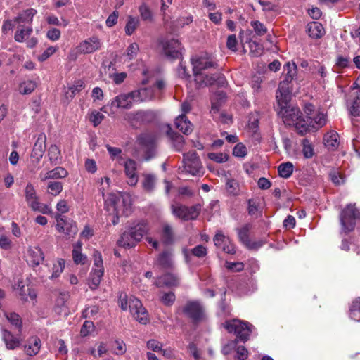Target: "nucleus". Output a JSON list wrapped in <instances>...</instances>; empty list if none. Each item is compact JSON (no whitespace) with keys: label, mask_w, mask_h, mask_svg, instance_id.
Segmentation results:
<instances>
[{"label":"nucleus","mask_w":360,"mask_h":360,"mask_svg":"<svg viewBox=\"0 0 360 360\" xmlns=\"http://www.w3.org/2000/svg\"><path fill=\"white\" fill-rule=\"evenodd\" d=\"M105 210L112 217V223L116 225L119 223V218L122 216H128L131 212V204L128 199L124 198L120 194L110 193L103 198Z\"/></svg>","instance_id":"obj_1"},{"label":"nucleus","mask_w":360,"mask_h":360,"mask_svg":"<svg viewBox=\"0 0 360 360\" xmlns=\"http://www.w3.org/2000/svg\"><path fill=\"white\" fill-rule=\"evenodd\" d=\"M192 64L193 65V70L195 75V80L198 84H199V86H202L203 85H212L214 84L216 80L215 77L208 75H205L204 77L201 73L202 70L215 67L217 65L210 56L207 54H205L201 56L193 58H192Z\"/></svg>","instance_id":"obj_2"},{"label":"nucleus","mask_w":360,"mask_h":360,"mask_svg":"<svg viewBox=\"0 0 360 360\" xmlns=\"http://www.w3.org/2000/svg\"><path fill=\"white\" fill-rule=\"evenodd\" d=\"M148 231L144 222H139L127 228L118 239L117 244L123 248H131L141 241Z\"/></svg>","instance_id":"obj_3"},{"label":"nucleus","mask_w":360,"mask_h":360,"mask_svg":"<svg viewBox=\"0 0 360 360\" xmlns=\"http://www.w3.org/2000/svg\"><path fill=\"white\" fill-rule=\"evenodd\" d=\"M279 108L278 114L282 117L285 124L295 125L302 135L307 132L305 124L303 123L305 122V120L301 118V112L297 107L290 106L288 103L285 106H279Z\"/></svg>","instance_id":"obj_4"},{"label":"nucleus","mask_w":360,"mask_h":360,"mask_svg":"<svg viewBox=\"0 0 360 360\" xmlns=\"http://www.w3.org/2000/svg\"><path fill=\"white\" fill-rule=\"evenodd\" d=\"M119 303L120 307L123 311H127L129 307L133 317L140 323H147L148 321V312L139 300L131 297L128 301L126 295H120Z\"/></svg>","instance_id":"obj_5"},{"label":"nucleus","mask_w":360,"mask_h":360,"mask_svg":"<svg viewBox=\"0 0 360 360\" xmlns=\"http://www.w3.org/2000/svg\"><path fill=\"white\" fill-rule=\"evenodd\" d=\"M339 218L342 231L348 233L354 229L356 221L360 219V210L355 203H349L341 210Z\"/></svg>","instance_id":"obj_6"},{"label":"nucleus","mask_w":360,"mask_h":360,"mask_svg":"<svg viewBox=\"0 0 360 360\" xmlns=\"http://www.w3.org/2000/svg\"><path fill=\"white\" fill-rule=\"evenodd\" d=\"M223 326L229 333H233L236 335L237 342L240 340L243 342L249 340L250 333L254 329L252 324L238 319L226 321Z\"/></svg>","instance_id":"obj_7"},{"label":"nucleus","mask_w":360,"mask_h":360,"mask_svg":"<svg viewBox=\"0 0 360 360\" xmlns=\"http://www.w3.org/2000/svg\"><path fill=\"white\" fill-rule=\"evenodd\" d=\"M134 103L136 102L131 91L117 95L111 101L109 105H105L101 110L109 115H113L115 113L113 108L130 109Z\"/></svg>","instance_id":"obj_8"},{"label":"nucleus","mask_w":360,"mask_h":360,"mask_svg":"<svg viewBox=\"0 0 360 360\" xmlns=\"http://www.w3.org/2000/svg\"><path fill=\"white\" fill-rule=\"evenodd\" d=\"M200 205L191 207H187L181 204H172L171 205L173 215L184 221L195 219L200 214Z\"/></svg>","instance_id":"obj_9"},{"label":"nucleus","mask_w":360,"mask_h":360,"mask_svg":"<svg viewBox=\"0 0 360 360\" xmlns=\"http://www.w3.org/2000/svg\"><path fill=\"white\" fill-rule=\"evenodd\" d=\"M182 312L194 322L205 319V309L199 301H188L182 308Z\"/></svg>","instance_id":"obj_10"},{"label":"nucleus","mask_w":360,"mask_h":360,"mask_svg":"<svg viewBox=\"0 0 360 360\" xmlns=\"http://www.w3.org/2000/svg\"><path fill=\"white\" fill-rule=\"evenodd\" d=\"M183 162L186 172L193 176L198 175L201 172V162L195 152L184 154Z\"/></svg>","instance_id":"obj_11"},{"label":"nucleus","mask_w":360,"mask_h":360,"mask_svg":"<svg viewBox=\"0 0 360 360\" xmlns=\"http://www.w3.org/2000/svg\"><path fill=\"white\" fill-rule=\"evenodd\" d=\"M139 143L143 147L146 151V160H149L155 155L156 143L158 136L152 134H143L139 137Z\"/></svg>","instance_id":"obj_12"},{"label":"nucleus","mask_w":360,"mask_h":360,"mask_svg":"<svg viewBox=\"0 0 360 360\" xmlns=\"http://www.w3.org/2000/svg\"><path fill=\"white\" fill-rule=\"evenodd\" d=\"M32 32L33 29L31 26L24 27L20 25L15 33L14 39L19 43L26 41L28 48H34L37 44L38 40L34 37L29 38Z\"/></svg>","instance_id":"obj_13"},{"label":"nucleus","mask_w":360,"mask_h":360,"mask_svg":"<svg viewBox=\"0 0 360 360\" xmlns=\"http://www.w3.org/2000/svg\"><path fill=\"white\" fill-rule=\"evenodd\" d=\"M46 136L45 134H39L36 142L34 144L32 151L30 155L31 162L34 165H37L41 161L44 155V151L46 148Z\"/></svg>","instance_id":"obj_14"},{"label":"nucleus","mask_w":360,"mask_h":360,"mask_svg":"<svg viewBox=\"0 0 360 360\" xmlns=\"http://www.w3.org/2000/svg\"><path fill=\"white\" fill-rule=\"evenodd\" d=\"M102 44L101 39L94 36L81 41L76 49L79 53L88 54L101 49Z\"/></svg>","instance_id":"obj_15"},{"label":"nucleus","mask_w":360,"mask_h":360,"mask_svg":"<svg viewBox=\"0 0 360 360\" xmlns=\"http://www.w3.org/2000/svg\"><path fill=\"white\" fill-rule=\"evenodd\" d=\"M213 241L214 245L221 248L224 252L228 254H235L236 248L231 243L230 238L226 236L221 231H218L214 236Z\"/></svg>","instance_id":"obj_16"},{"label":"nucleus","mask_w":360,"mask_h":360,"mask_svg":"<svg viewBox=\"0 0 360 360\" xmlns=\"http://www.w3.org/2000/svg\"><path fill=\"white\" fill-rule=\"evenodd\" d=\"M125 120L134 124V122L148 123L155 118V114L150 110H138L127 113Z\"/></svg>","instance_id":"obj_17"},{"label":"nucleus","mask_w":360,"mask_h":360,"mask_svg":"<svg viewBox=\"0 0 360 360\" xmlns=\"http://www.w3.org/2000/svg\"><path fill=\"white\" fill-rule=\"evenodd\" d=\"M326 113L321 109H317L315 114L309 117V119L305 120L304 123L307 131H309V127L316 130L323 127L326 124Z\"/></svg>","instance_id":"obj_18"},{"label":"nucleus","mask_w":360,"mask_h":360,"mask_svg":"<svg viewBox=\"0 0 360 360\" xmlns=\"http://www.w3.org/2000/svg\"><path fill=\"white\" fill-rule=\"evenodd\" d=\"M56 229L58 232L63 233L68 237H73L77 233L76 224L72 221H66L60 214L56 216Z\"/></svg>","instance_id":"obj_19"},{"label":"nucleus","mask_w":360,"mask_h":360,"mask_svg":"<svg viewBox=\"0 0 360 360\" xmlns=\"http://www.w3.org/2000/svg\"><path fill=\"white\" fill-rule=\"evenodd\" d=\"M162 47L165 54L171 58H179L181 56L182 47L180 42L172 39L162 42Z\"/></svg>","instance_id":"obj_20"},{"label":"nucleus","mask_w":360,"mask_h":360,"mask_svg":"<svg viewBox=\"0 0 360 360\" xmlns=\"http://www.w3.org/2000/svg\"><path fill=\"white\" fill-rule=\"evenodd\" d=\"M18 297L23 302L34 301L37 298V292L29 285H25L23 281H18L15 288Z\"/></svg>","instance_id":"obj_21"},{"label":"nucleus","mask_w":360,"mask_h":360,"mask_svg":"<svg viewBox=\"0 0 360 360\" xmlns=\"http://www.w3.org/2000/svg\"><path fill=\"white\" fill-rule=\"evenodd\" d=\"M276 100L278 106H285L291 99V89L290 84L281 81L276 92Z\"/></svg>","instance_id":"obj_22"},{"label":"nucleus","mask_w":360,"mask_h":360,"mask_svg":"<svg viewBox=\"0 0 360 360\" xmlns=\"http://www.w3.org/2000/svg\"><path fill=\"white\" fill-rule=\"evenodd\" d=\"M1 338L6 347L10 350H14L21 345L22 339L18 335H14L11 331L2 329Z\"/></svg>","instance_id":"obj_23"},{"label":"nucleus","mask_w":360,"mask_h":360,"mask_svg":"<svg viewBox=\"0 0 360 360\" xmlns=\"http://www.w3.org/2000/svg\"><path fill=\"white\" fill-rule=\"evenodd\" d=\"M41 346V340L37 336H32L27 340L23 350L26 355L34 356L39 352Z\"/></svg>","instance_id":"obj_24"},{"label":"nucleus","mask_w":360,"mask_h":360,"mask_svg":"<svg viewBox=\"0 0 360 360\" xmlns=\"http://www.w3.org/2000/svg\"><path fill=\"white\" fill-rule=\"evenodd\" d=\"M132 92V97L136 103L146 102L152 100L155 96L154 89L152 87H143Z\"/></svg>","instance_id":"obj_25"},{"label":"nucleus","mask_w":360,"mask_h":360,"mask_svg":"<svg viewBox=\"0 0 360 360\" xmlns=\"http://www.w3.org/2000/svg\"><path fill=\"white\" fill-rule=\"evenodd\" d=\"M154 284L158 288L163 286L176 287L179 284V277L176 274L168 273L158 277L155 281Z\"/></svg>","instance_id":"obj_26"},{"label":"nucleus","mask_w":360,"mask_h":360,"mask_svg":"<svg viewBox=\"0 0 360 360\" xmlns=\"http://www.w3.org/2000/svg\"><path fill=\"white\" fill-rule=\"evenodd\" d=\"M124 172L128 177L127 183L130 186H135L138 182V176L136 174V162L128 159L124 162Z\"/></svg>","instance_id":"obj_27"},{"label":"nucleus","mask_w":360,"mask_h":360,"mask_svg":"<svg viewBox=\"0 0 360 360\" xmlns=\"http://www.w3.org/2000/svg\"><path fill=\"white\" fill-rule=\"evenodd\" d=\"M44 259L42 250L38 247H30L27 250V262L33 266H39Z\"/></svg>","instance_id":"obj_28"},{"label":"nucleus","mask_w":360,"mask_h":360,"mask_svg":"<svg viewBox=\"0 0 360 360\" xmlns=\"http://www.w3.org/2000/svg\"><path fill=\"white\" fill-rule=\"evenodd\" d=\"M68 173L65 169L60 167H57L52 170L46 172H41L39 174V179L41 181H45L48 179H58L65 178L68 176Z\"/></svg>","instance_id":"obj_29"},{"label":"nucleus","mask_w":360,"mask_h":360,"mask_svg":"<svg viewBox=\"0 0 360 360\" xmlns=\"http://www.w3.org/2000/svg\"><path fill=\"white\" fill-rule=\"evenodd\" d=\"M173 253L171 250H167L160 253L155 260V264L162 269H172L173 267Z\"/></svg>","instance_id":"obj_30"},{"label":"nucleus","mask_w":360,"mask_h":360,"mask_svg":"<svg viewBox=\"0 0 360 360\" xmlns=\"http://www.w3.org/2000/svg\"><path fill=\"white\" fill-rule=\"evenodd\" d=\"M25 199L32 210H40V205L36 195L35 189L31 184H27L26 186Z\"/></svg>","instance_id":"obj_31"},{"label":"nucleus","mask_w":360,"mask_h":360,"mask_svg":"<svg viewBox=\"0 0 360 360\" xmlns=\"http://www.w3.org/2000/svg\"><path fill=\"white\" fill-rule=\"evenodd\" d=\"M69 295L68 293H60L56 300L54 307L55 311L58 314H68V300Z\"/></svg>","instance_id":"obj_32"},{"label":"nucleus","mask_w":360,"mask_h":360,"mask_svg":"<svg viewBox=\"0 0 360 360\" xmlns=\"http://www.w3.org/2000/svg\"><path fill=\"white\" fill-rule=\"evenodd\" d=\"M174 123L176 128L185 134H189L193 131V124L184 115L177 117Z\"/></svg>","instance_id":"obj_33"},{"label":"nucleus","mask_w":360,"mask_h":360,"mask_svg":"<svg viewBox=\"0 0 360 360\" xmlns=\"http://www.w3.org/2000/svg\"><path fill=\"white\" fill-rule=\"evenodd\" d=\"M323 141L328 150H335L340 144L339 134L335 131H330L325 135Z\"/></svg>","instance_id":"obj_34"},{"label":"nucleus","mask_w":360,"mask_h":360,"mask_svg":"<svg viewBox=\"0 0 360 360\" xmlns=\"http://www.w3.org/2000/svg\"><path fill=\"white\" fill-rule=\"evenodd\" d=\"M82 243L78 241L74 245L72 252V259L76 264H85L87 262V257L82 252Z\"/></svg>","instance_id":"obj_35"},{"label":"nucleus","mask_w":360,"mask_h":360,"mask_svg":"<svg viewBox=\"0 0 360 360\" xmlns=\"http://www.w3.org/2000/svg\"><path fill=\"white\" fill-rule=\"evenodd\" d=\"M141 184L146 192L151 193L155 187L156 176L153 174H143Z\"/></svg>","instance_id":"obj_36"},{"label":"nucleus","mask_w":360,"mask_h":360,"mask_svg":"<svg viewBox=\"0 0 360 360\" xmlns=\"http://www.w3.org/2000/svg\"><path fill=\"white\" fill-rule=\"evenodd\" d=\"M307 32L311 38H321L325 33L323 25L318 22H311L307 25Z\"/></svg>","instance_id":"obj_37"},{"label":"nucleus","mask_w":360,"mask_h":360,"mask_svg":"<svg viewBox=\"0 0 360 360\" xmlns=\"http://www.w3.org/2000/svg\"><path fill=\"white\" fill-rule=\"evenodd\" d=\"M37 11L34 8L24 10L14 19V21L19 24L31 23Z\"/></svg>","instance_id":"obj_38"},{"label":"nucleus","mask_w":360,"mask_h":360,"mask_svg":"<svg viewBox=\"0 0 360 360\" xmlns=\"http://www.w3.org/2000/svg\"><path fill=\"white\" fill-rule=\"evenodd\" d=\"M139 13L141 19L147 22H153L154 21V15L148 4L142 3L139 7Z\"/></svg>","instance_id":"obj_39"},{"label":"nucleus","mask_w":360,"mask_h":360,"mask_svg":"<svg viewBox=\"0 0 360 360\" xmlns=\"http://www.w3.org/2000/svg\"><path fill=\"white\" fill-rule=\"evenodd\" d=\"M104 271L92 269L89 275V285L91 289H96L100 285Z\"/></svg>","instance_id":"obj_40"},{"label":"nucleus","mask_w":360,"mask_h":360,"mask_svg":"<svg viewBox=\"0 0 360 360\" xmlns=\"http://www.w3.org/2000/svg\"><path fill=\"white\" fill-rule=\"evenodd\" d=\"M352 67L350 58L347 56L338 54L335 59L333 70L338 72L340 70Z\"/></svg>","instance_id":"obj_41"},{"label":"nucleus","mask_w":360,"mask_h":360,"mask_svg":"<svg viewBox=\"0 0 360 360\" xmlns=\"http://www.w3.org/2000/svg\"><path fill=\"white\" fill-rule=\"evenodd\" d=\"M296 69L297 65L294 63L288 62L283 67L285 78L282 81L290 84L296 75Z\"/></svg>","instance_id":"obj_42"},{"label":"nucleus","mask_w":360,"mask_h":360,"mask_svg":"<svg viewBox=\"0 0 360 360\" xmlns=\"http://www.w3.org/2000/svg\"><path fill=\"white\" fill-rule=\"evenodd\" d=\"M5 316L9 323L15 327L19 332H21L22 328V320L19 314L15 312H6Z\"/></svg>","instance_id":"obj_43"},{"label":"nucleus","mask_w":360,"mask_h":360,"mask_svg":"<svg viewBox=\"0 0 360 360\" xmlns=\"http://www.w3.org/2000/svg\"><path fill=\"white\" fill-rule=\"evenodd\" d=\"M139 25L140 20L138 18L131 15L129 16L124 28L126 34L131 36Z\"/></svg>","instance_id":"obj_44"},{"label":"nucleus","mask_w":360,"mask_h":360,"mask_svg":"<svg viewBox=\"0 0 360 360\" xmlns=\"http://www.w3.org/2000/svg\"><path fill=\"white\" fill-rule=\"evenodd\" d=\"M48 156L52 165H58L61 159L60 150L56 145H51L48 150Z\"/></svg>","instance_id":"obj_45"},{"label":"nucleus","mask_w":360,"mask_h":360,"mask_svg":"<svg viewBox=\"0 0 360 360\" xmlns=\"http://www.w3.org/2000/svg\"><path fill=\"white\" fill-rule=\"evenodd\" d=\"M162 242L165 245H171L174 243V233L172 227L168 224L162 225Z\"/></svg>","instance_id":"obj_46"},{"label":"nucleus","mask_w":360,"mask_h":360,"mask_svg":"<svg viewBox=\"0 0 360 360\" xmlns=\"http://www.w3.org/2000/svg\"><path fill=\"white\" fill-rule=\"evenodd\" d=\"M349 316L355 321H360V297L356 298L350 307Z\"/></svg>","instance_id":"obj_47"},{"label":"nucleus","mask_w":360,"mask_h":360,"mask_svg":"<svg viewBox=\"0 0 360 360\" xmlns=\"http://www.w3.org/2000/svg\"><path fill=\"white\" fill-rule=\"evenodd\" d=\"M293 168L292 163L290 162L281 164L278 168L279 176L285 179L289 178L293 172Z\"/></svg>","instance_id":"obj_48"},{"label":"nucleus","mask_w":360,"mask_h":360,"mask_svg":"<svg viewBox=\"0 0 360 360\" xmlns=\"http://www.w3.org/2000/svg\"><path fill=\"white\" fill-rule=\"evenodd\" d=\"M168 136L170 137L173 147L176 150L180 151L184 146V137L174 132H172L170 131H168Z\"/></svg>","instance_id":"obj_49"},{"label":"nucleus","mask_w":360,"mask_h":360,"mask_svg":"<svg viewBox=\"0 0 360 360\" xmlns=\"http://www.w3.org/2000/svg\"><path fill=\"white\" fill-rule=\"evenodd\" d=\"M226 190L231 195H238L240 193L238 182L233 179H226Z\"/></svg>","instance_id":"obj_50"},{"label":"nucleus","mask_w":360,"mask_h":360,"mask_svg":"<svg viewBox=\"0 0 360 360\" xmlns=\"http://www.w3.org/2000/svg\"><path fill=\"white\" fill-rule=\"evenodd\" d=\"M84 87V82L81 80L77 81L74 84L68 87L65 92L68 98H73L74 96L79 93Z\"/></svg>","instance_id":"obj_51"},{"label":"nucleus","mask_w":360,"mask_h":360,"mask_svg":"<svg viewBox=\"0 0 360 360\" xmlns=\"http://www.w3.org/2000/svg\"><path fill=\"white\" fill-rule=\"evenodd\" d=\"M65 265V262L63 259H58L56 263L53 264L52 268V274L51 278H58L63 271Z\"/></svg>","instance_id":"obj_52"},{"label":"nucleus","mask_w":360,"mask_h":360,"mask_svg":"<svg viewBox=\"0 0 360 360\" xmlns=\"http://www.w3.org/2000/svg\"><path fill=\"white\" fill-rule=\"evenodd\" d=\"M36 86L34 82L31 80L25 81L20 83L19 91L22 94H30L35 89Z\"/></svg>","instance_id":"obj_53"},{"label":"nucleus","mask_w":360,"mask_h":360,"mask_svg":"<svg viewBox=\"0 0 360 360\" xmlns=\"http://www.w3.org/2000/svg\"><path fill=\"white\" fill-rule=\"evenodd\" d=\"M48 193L52 195H58L63 190V184L59 181H50L48 184Z\"/></svg>","instance_id":"obj_54"},{"label":"nucleus","mask_w":360,"mask_h":360,"mask_svg":"<svg viewBox=\"0 0 360 360\" xmlns=\"http://www.w3.org/2000/svg\"><path fill=\"white\" fill-rule=\"evenodd\" d=\"M250 229V226L249 224H245L242 228L238 229V235L239 240L245 245L248 241L249 238V231Z\"/></svg>","instance_id":"obj_55"},{"label":"nucleus","mask_w":360,"mask_h":360,"mask_svg":"<svg viewBox=\"0 0 360 360\" xmlns=\"http://www.w3.org/2000/svg\"><path fill=\"white\" fill-rule=\"evenodd\" d=\"M112 352L116 355H122L126 351V345L122 340H115L111 346Z\"/></svg>","instance_id":"obj_56"},{"label":"nucleus","mask_w":360,"mask_h":360,"mask_svg":"<svg viewBox=\"0 0 360 360\" xmlns=\"http://www.w3.org/2000/svg\"><path fill=\"white\" fill-rule=\"evenodd\" d=\"M302 153L306 158H311L314 155V148L309 141L307 139L302 140Z\"/></svg>","instance_id":"obj_57"},{"label":"nucleus","mask_w":360,"mask_h":360,"mask_svg":"<svg viewBox=\"0 0 360 360\" xmlns=\"http://www.w3.org/2000/svg\"><path fill=\"white\" fill-rule=\"evenodd\" d=\"M176 300L175 294L173 292H164L160 297V301L165 306H172Z\"/></svg>","instance_id":"obj_58"},{"label":"nucleus","mask_w":360,"mask_h":360,"mask_svg":"<svg viewBox=\"0 0 360 360\" xmlns=\"http://www.w3.org/2000/svg\"><path fill=\"white\" fill-rule=\"evenodd\" d=\"M251 26L253 27L255 32L259 36H263L267 32L265 25L258 20L252 21Z\"/></svg>","instance_id":"obj_59"},{"label":"nucleus","mask_w":360,"mask_h":360,"mask_svg":"<svg viewBox=\"0 0 360 360\" xmlns=\"http://www.w3.org/2000/svg\"><path fill=\"white\" fill-rule=\"evenodd\" d=\"M139 51V46L136 43L131 44L127 49L126 54L127 59L131 60L134 59Z\"/></svg>","instance_id":"obj_60"},{"label":"nucleus","mask_w":360,"mask_h":360,"mask_svg":"<svg viewBox=\"0 0 360 360\" xmlns=\"http://www.w3.org/2000/svg\"><path fill=\"white\" fill-rule=\"evenodd\" d=\"M350 112L354 116H360V91H358L356 98L352 102Z\"/></svg>","instance_id":"obj_61"},{"label":"nucleus","mask_w":360,"mask_h":360,"mask_svg":"<svg viewBox=\"0 0 360 360\" xmlns=\"http://www.w3.org/2000/svg\"><path fill=\"white\" fill-rule=\"evenodd\" d=\"M208 158L217 163H223L228 160V155L222 153H210Z\"/></svg>","instance_id":"obj_62"},{"label":"nucleus","mask_w":360,"mask_h":360,"mask_svg":"<svg viewBox=\"0 0 360 360\" xmlns=\"http://www.w3.org/2000/svg\"><path fill=\"white\" fill-rule=\"evenodd\" d=\"M233 154L236 157L244 158L247 155V148L241 143H237L233 148Z\"/></svg>","instance_id":"obj_63"},{"label":"nucleus","mask_w":360,"mask_h":360,"mask_svg":"<svg viewBox=\"0 0 360 360\" xmlns=\"http://www.w3.org/2000/svg\"><path fill=\"white\" fill-rule=\"evenodd\" d=\"M191 253L195 257L201 258L207 255V250L205 246L202 245H198L191 250Z\"/></svg>","instance_id":"obj_64"}]
</instances>
